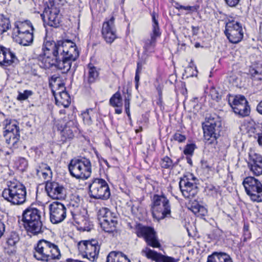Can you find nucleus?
<instances>
[{
  "instance_id": "obj_37",
  "label": "nucleus",
  "mask_w": 262,
  "mask_h": 262,
  "mask_svg": "<svg viewBox=\"0 0 262 262\" xmlns=\"http://www.w3.org/2000/svg\"><path fill=\"white\" fill-rule=\"evenodd\" d=\"M118 224L117 220L107 221L100 223L101 227L106 232H114L116 230L117 225Z\"/></svg>"
},
{
  "instance_id": "obj_62",
  "label": "nucleus",
  "mask_w": 262,
  "mask_h": 262,
  "mask_svg": "<svg viewBox=\"0 0 262 262\" xmlns=\"http://www.w3.org/2000/svg\"><path fill=\"white\" fill-rule=\"evenodd\" d=\"M259 31L261 34H262V23L260 25Z\"/></svg>"
},
{
  "instance_id": "obj_9",
  "label": "nucleus",
  "mask_w": 262,
  "mask_h": 262,
  "mask_svg": "<svg viewBox=\"0 0 262 262\" xmlns=\"http://www.w3.org/2000/svg\"><path fill=\"white\" fill-rule=\"evenodd\" d=\"M90 195L96 199L107 200L111 195L107 182L102 179L95 178L89 185Z\"/></svg>"
},
{
  "instance_id": "obj_48",
  "label": "nucleus",
  "mask_w": 262,
  "mask_h": 262,
  "mask_svg": "<svg viewBox=\"0 0 262 262\" xmlns=\"http://www.w3.org/2000/svg\"><path fill=\"white\" fill-rule=\"evenodd\" d=\"M195 148V145L193 144H187L184 150V153L186 155H192Z\"/></svg>"
},
{
  "instance_id": "obj_30",
  "label": "nucleus",
  "mask_w": 262,
  "mask_h": 262,
  "mask_svg": "<svg viewBox=\"0 0 262 262\" xmlns=\"http://www.w3.org/2000/svg\"><path fill=\"white\" fill-rule=\"evenodd\" d=\"M106 262H130V260L122 252L112 251L107 256Z\"/></svg>"
},
{
  "instance_id": "obj_15",
  "label": "nucleus",
  "mask_w": 262,
  "mask_h": 262,
  "mask_svg": "<svg viewBox=\"0 0 262 262\" xmlns=\"http://www.w3.org/2000/svg\"><path fill=\"white\" fill-rule=\"evenodd\" d=\"M152 17V31L150 34V38L144 40L143 49L145 52H151L156 46L157 38L161 36V33L158 20V14L153 12Z\"/></svg>"
},
{
  "instance_id": "obj_58",
  "label": "nucleus",
  "mask_w": 262,
  "mask_h": 262,
  "mask_svg": "<svg viewBox=\"0 0 262 262\" xmlns=\"http://www.w3.org/2000/svg\"><path fill=\"white\" fill-rule=\"evenodd\" d=\"M174 7L178 10L181 9V8H179V6H182V5H181L179 3H178L177 2H174Z\"/></svg>"
},
{
  "instance_id": "obj_12",
  "label": "nucleus",
  "mask_w": 262,
  "mask_h": 262,
  "mask_svg": "<svg viewBox=\"0 0 262 262\" xmlns=\"http://www.w3.org/2000/svg\"><path fill=\"white\" fill-rule=\"evenodd\" d=\"M243 184L247 194L253 202H262V184L257 179L252 177L246 178Z\"/></svg>"
},
{
  "instance_id": "obj_39",
  "label": "nucleus",
  "mask_w": 262,
  "mask_h": 262,
  "mask_svg": "<svg viewBox=\"0 0 262 262\" xmlns=\"http://www.w3.org/2000/svg\"><path fill=\"white\" fill-rule=\"evenodd\" d=\"M110 104L113 107H120L122 106V97L119 91L115 93L110 98Z\"/></svg>"
},
{
  "instance_id": "obj_21",
  "label": "nucleus",
  "mask_w": 262,
  "mask_h": 262,
  "mask_svg": "<svg viewBox=\"0 0 262 262\" xmlns=\"http://www.w3.org/2000/svg\"><path fill=\"white\" fill-rule=\"evenodd\" d=\"M115 18L112 17L105 21L102 26V34L106 42L112 43L117 38L116 30L114 25Z\"/></svg>"
},
{
  "instance_id": "obj_32",
  "label": "nucleus",
  "mask_w": 262,
  "mask_h": 262,
  "mask_svg": "<svg viewBox=\"0 0 262 262\" xmlns=\"http://www.w3.org/2000/svg\"><path fill=\"white\" fill-rule=\"evenodd\" d=\"M56 104L67 107L71 103V98L66 91H62L58 93V96H55Z\"/></svg>"
},
{
  "instance_id": "obj_49",
  "label": "nucleus",
  "mask_w": 262,
  "mask_h": 262,
  "mask_svg": "<svg viewBox=\"0 0 262 262\" xmlns=\"http://www.w3.org/2000/svg\"><path fill=\"white\" fill-rule=\"evenodd\" d=\"M173 139L179 143H183L185 141L186 137L184 135H182L179 133H176L173 136Z\"/></svg>"
},
{
  "instance_id": "obj_31",
  "label": "nucleus",
  "mask_w": 262,
  "mask_h": 262,
  "mask_svg": "<svg viewBox=\"0 0 262 262\" xmlns=\"http://www.w3.org/2000/svg\"><path fill=\"white\" fill-rule=\"evenodd\" d=\"M188 208L198 216H204L207 212L206 209L195 200L189 203Z\"/></svg>"
},
{
  "instance_id": "obj_34",
  "label": "nucleus",
  "mask_w": 262,
  "mask_h": 262,
  "mask_svg": "<svg viewBox=\"0 0 262 262\" xmlns=\"http://www.w3.org/2000/svg\"><path fill=\"white\" fill-rule=\"evenodd\" d=\"M88 77L87 80H84L85 86H88L91 84L95 82L98 77V72L96 68L92 64L88 66Z\"/></svg>"
},
{
  "instance_id": "obj_11",
  "label": "nucleus",
  "mask_w": 262,
  "mask_h": 262,
  "mask_svg": "<svg viewBox=\"0 0 262 262\" xmlns=\"http://www.w3.org/2000/svg\"><path fill=\"white\" fill-rule=\"evenodd\" d=\"M135 232L139 237L143 238L147 246L152 248H160V243L156 232L152 227L137 224L135 227Z\"/></svg>"
},
{
  "instance_id": "obj_4",
  "label": "nucleus",
  "mask_w": 262,
  "mask_h": 262,
  "mask_svg": "<svg viewBox=\"0 0 262 262\" xmlns=\"http://www.w3.org/2000/svg\"><path fill=\"white\" fill-rule=\"evenodd\" d=\"M22 221L28 232L37 235L43 232L41 221V211L35 208L28 207L23 213Z\"/></svg>"
},
{
  "instance_id": "obj_63",
  "label": "nucleus",
  "mask_w": 262,
  "mask_h": 262,
  "mask_svg": "<svg viewBox=\"0 0 262 262\" xmlns=\"http://www.w3.org/2000/svg\"><path fill=\"white\" fill-rule=\"evenodd\" d=\"M199 46H200V43H195V47L198 48V47H199Z\"/></svg>"
},
{
  "instance_id": "obj_47",
  "label": "nucleus",
  "mask_w": 262,
  "mask_h": 262,
  "mask_svg": "<svg viewBox=\"0 0 262 262\" xmlns=\"http://www.w3.org/2000/svg\"><path fill=\"white\" fill-rule=\"evenodd\" d=\"M125 93L124 89L123 90V93L124 94ZM126 93L127 94V96L124 97V107L125 110L129 109L130 107V100L131 97V93L128 92V89L126 90Z\"/></svg>"
},
{
  "instance_id": "obj_45",
  "label": "nucleus",
  "mask_w": 262,
  "mask_h": 262,
  "mask_svg": "<svg viewBox=\"0 0 262 262\" xmlns=\"http://www.w3.org/2000/svg\"><path fill=\"white\" fill-rule=\"evenodd\" d=\"M33 94V92L31 90H25L23 92H19L17 100L19 101H25Z\"/></svg>"
},
{
  "instance_id": "obj_6",
  "label": "nucleus",
  "mask_w": 262,
  "mask_h": 262,
  "mask_svg": "<svg viewBox=\"0 0 262 262\" xmlns=\"http://www.w3.org/2000/svg\"><path fill=\"white\" fill-rule=\"evenodd\" d=\"M151 210L154 218L164 219L171 213L170 202L163 194H154L151 199Z\"/></svg>"
},
{
  "instance_id": "obj_36",
  "label": "nucleus",
  "mask_w": 262,
  "mask_h": 262,
  "mask_svg": "<svg viewBox=\"0 0 262 262\" xmlns=\"http://www.w3.org/2000/svg\"><path fill=\"white\" fill-rule=\"evenodd\" d=\"M51 174L50 167L46 164L42 163L39 169H37V174L39 177H42L44 179L50 178Z\"/></svg>"
},
{
  "instance_id": "obj_13",
  "label": "nucleus",
  "mask_w": 262,
  "mask_h": 262,
  "mask_svg": "<svg viewBox=\"0 0 262 262\" xmlns=\"http://www.w3.org/2000/svg\"><path fill=\"white\" fill-rule=\"evenodd\" d=\"M59 7L54 4H50L45 8L43 14L41 15L43 21L54 28L59 27L61 22V14Z\"/></svg>"
},
{
  "instance_id": "obj_50",
  "label": "nucleus",
  "mask_w": 262,
  "mask_h": 262,
  "mask_svg": "<svg viewBox=\"0 0 262 262\" xmlns=\"http://www.w3.org/2000/svg\"><path fill=\"white\" fill-rule=\"evenodd\" d=\"M241 0H225L226 4L230 7H235Z\"/></svg>"
},
{
  "instance_id": "obj_33",
  "label": "nucleus",
  "mask_w": 262,
  "mask_h": 262,
  "mask_svg": "<svg viewBox=\"0 0 262 262\" xmlns=\"http://www.w3.org/2000/svg\"><path fill=\"white\" fill-rule=\"evenodd\" d=\"M235 114L242 117L248 116L250 113V108L247 100L243 99L242 105L234 106L233 110Z\"/></svg>"
},
{
  "instance_id": "obj_27",
  "label": "nucleus",
  "mask_w": 262,
  "mask_h": 262,
  "mask_svg": "<svg viewBox=\"0 0 262 262\" xmlns=\"http://www.w3.org/2000/svg\"><path fill=\"white\" fill-rule=\"evenodd\" d=\"M98 219L100 223L107 222L112 220H117V217L115 213L112 212L107 208H101L98 212Z\"/></svg>"
},
{
  "instance_id": "obj_1",
  "label": "nucleus",
  "mask_w": 262,
  "mask_h": 262,
  "mask_svg": "<svg viewBox=\"0 0 262 262\" xmlns=\"http://www.w3.org/2000/svg\"><path fill=\"white\" fill-rule=\"evenodd\" d=\"M43 55L56 57V60H76L79 56V52L76 44L70 40H59L55 43L53 41H47L42 47Z\"/></svg>"
},
{
  "instance_id": "obj_59",
  "label": "nucleus",
  "mask_w": 262,
  "mask_h": 262,
  "mask_svg": "<svg viewBox=\"0 0 262 262\" xmlns=\"http://www.w3.org/2000/svg\"><path fill=\"white\" fill-rule=\"evenodd\" d=\"M115 113L117 114H120L122 113V109L121 108H118L115 109Z\"/></svg>"
},
{
  "instance_id": "obj_41",
  "label": "nucleus",
  "mask_w": 262,
  "mask_h": 262,
  "mask_svg": "<svg viewBox=\"0 0 262 262\" xmlns=\"http://www.w3.org/2000/svg\"><path fill=\"white\" fill-rule=\"evenodd\" d=\"M11 27L10 21L8 18L2 17L0 19V35L6 32Z\"/></svg>"
},
{
  "instance_id": "obj_52",
  "label": "nucleus",
  "mask_w": 262,
  "mask_h": 262,
  "mask_svg": "<svg viewBox=\"0 0 262 262\" xmlns=\"http://www.w3.org/2000/svg\"><path fill=\"white\" fill-rule=\"evenodd\" d=\"M255 132L258 136V133H261L262 135V122H258L255 126Z\"/></svg>"
},
{
  "instance_id": "obj_64",
  "label": "nucleus",
  "mask_w": 262,
  "mask_h": 262,
  "mask_svg": "<svg viewBox=\"0 0 262 262\" xmlns=\"http://www.w3.org/2000/svg\"><path fill=\"white\" fill-rule=\"evenodd\" d=\"M244 234H245V235H249V234H250V233H249V232H248H248H246V231H245V232H244Z\"/></svg>"
},
{
  "instance_id": "obj_7",
  "label": "nucleus",
  "mask_w": 262,
  "mask_h": 262,
  "mask_svg": "<svg viewBox=\"0 0 262 262\" xmlns=\"http://www.w3.org/2000/svg\"><path fill=\"white\" fill-rule=\"evenodd\" d=\"M221 126V122L218 116H209L203 124L204 137L209 144L214 143L216 140Z\"/></svg>"
},
{
  "instance_id": "obj_25",
  "label": "nucleus",
  "mask_w": 262,
  "mask_h": 262,
  "mask_svg": "<svg viewBox=\"0 0 262 262\" xmlns=\"http://www.w3.org/2000/svg\"><path fill=\"white\" fill-rule=\"evenodd\" d=\"M61 131L62 135L67 138L71 139L74 137V133L77 130V123L76 120L67 121L63 126L61 125L58 127Z\"/></svg>"
},
{
  "instance_id": "obj_53",
  "label": "nucleus",
  "mask_w": 262,
  "mask_h": 262,
  "mask_svg": "<svg viewBox=\"0 0 262 262\" xmlns=\"http://www.w3.org/2000/svg\"><path fill=\"white\" fill-rule=\"evenodd\" d=\"M256 110L258 113L262 115V100L258 104L256 107Z\"/></svg>"
},
{
  "instance_id": "obj_60",
  "label": "nucleus",
  "mask_w": 262,
  "mask_h": 262,
  "mask_svg": "<svg viewBox=\"0 0 262 262\" xmlns=\"http://www.w3.org/2000/svg\"><path fill=\"white\" fill-rule=\"evenodd\" d=\"M244 232H247L248 233V231H249V227L248 226H246V225H244Z\"/></svg>"
},
{
  "instance_id": "obj_10",
  "label": "nucleus",
  "mask_w": 262,
  "mask_h": 262,
  "mask_svg": "<svg viewBox=\"0 0 262 262\" xmlns=\"http://www.w3.org/2000/svg\"><path fill=\"white\" fill-rule=\"evenodd\" d=\"M38 64L43 69H48L55 66L62 71V73H67L71 68L73 61L69 60H56V57H52L39 54L37 56Z\"/></svg>"
},
{
  "instance_id": "obj_3",
  "label": "nucleus",
  "mask_w": 262,
  "mask_h": 262,
  "mask_svg": "<svg viewBox=\"0 0 262 262\" xmlns=\"http://www.w3.org/2000/svg\"><path fill=\"white\" fill-rule=\"evenodd\" d=\"M26 188L16 181L7 182V188H5L2 194L3 198L14 205H20L26 201Z\"/></svg>"
},
{
  "instance_id": "obj_28",
  "label": "nucleus",
  "mask_w": 262,
  "mask_h": 262,
  "mask_svg": "<svg viewBox=\"0 0 262 262\" xmlns=\"http://www.w3.org/2000/svg\"><path fill=\"white\" fill-rule=\"evenodd\" d=\"M207 262H232V260L226 253L214 252L208 256Z\"/></svg>"
},
{
  "instance_id": "obj_24",
  "label": "nucleus",
  "mask_w": 262,
  "mask_h": 262,
  "mask_svg": "<svg viewBox=\"0 0 262 262\" xmlns=\"http://www.w3.org/2000/svg\"><path fill=\"white\" fill-rule=\"evenodd\" d=\"M248 166L254 175L262 174V156L258 154L250 153Z\"/></svg>"
},
{
  "instance_id": "obj_17",
  "label": "nucleus",
  "mask_w": 262,
  "mask_h": 262,
  "mask_svg": "<svg viewBox=\"0 0 262 262\" xmlns=\"http://www.w3.org/2000/svg\"><path fill=\"white\" fill-rule=\"evenodd\" d=\"M81 199L79 195H73L69 204V208L73 220L76 224L81 225L86 222V217L82 214L80 204Z\"/></svg>"
},
{
  "instance_id": "obj_16",
  "label": "nucleus",
  "mask_w": 262,
  "mask_h": 262,
  "mask_svg": "<svg viewBox=\"0 0 262 262\" xmlns=\"http://www.w3.org/2000/svg\"><path fill=\"white\" fill-rule=\"evenodd\" d=\"M225 34L229 41L233 43L241 41L244 36L241 24L233 20L226 23Z\"/></svg>"
},
{
  "instance_id": "obj_26",
  "label": "nucleus",
  "mask_w": 262,
  "mask_h": 262,
  "mask_svg": "<svg viewBox=\"0 0 262 262\" xmlns=\"http://www.w3.org/2000/svg\"><path fill=\"white\" fill-rule=\"evenodd\" d=\"M33 30L34 28L31 22L26 20L24 21H18L15 24L13 34L33 33Z\"/></svg>"
},
{
  "instance_id": "obj_23",
  "label": "nucleus",
  "mask_w": 262,
  "mask_h": 262,
  "mask_svg": "<svg viewBox=\"0 0 262 262\" xmlns=\"http://www.w3.org/2000/svg\"><path fill=\"white\" fill-rule=\"evenodd\" d=\"M15 54L9 48L0 45V66L8 67L18 62Z\"/></svg>"
},
{
  "instance_id": "obj_40",
  "label": "nucleus",
  "mask_w": 262,
  "mask_h": 262,
  "mask_svg": "<svg viewBox=\"0 0 262 262\" xmlns=\"http://www.w3.org/2000/svg\"><path fill=\"white\" fill-rule=\"evenodd\" d=\"M160 165L162 168L172 169L176 164L173 163L172 160L168 156H165L161 159Z\"/></svg>"
},
{
  "instance_id": "obj_46",
  "label": "nucleus",
  "mask_w": 262,
  "mask_h": 262,
  "mask_svg": "<svg viewBox=\"0 0 262 262\" xmlns=\"http://www.w3.org/2000/svg\"><path fill=\"white\" fill-rule=\"evenodd\" d=\"M28 163L27 160L24 158H19L17 161V166L19 169L21 171H24L28 167Z\"/></svg>"
},
{
  "instance_id": "obj_56",
  "label": "nucleus",
  "mask_w": 262,
  "mask_h": 262,
  "mask_svg": "<svg viewBox=\"0 0 262 262\" xmlns=\"http://www.w3.org/2000/svg\"><path fill=\"white\" fill-rule=\"evenodd\" d=\"M258 144L262 146V135L261 133H258V138L257 139Z\"/></svg>"
},
{
  "instance_id": "obj_44",
  "label": "nucleus",
  "mask_w": 262,
  "mask_h": 262,
  "mask_svg": "<svg viewBox=\"0 0 262 262\" xmlns=\"http://www.w3.org/2000/svg\"><path fill=\"white\" fill-rule=\"evenodd\" d=\"M19 237L15 232H11L8 237L7 243L9 245L14 246L19 241Z\"/></svg>"
},
{
  "instance_id": "obj_18",
  "label": "nucleus",
  "mask_w": 262,
  "mask_h": 262,
  "mask_svg": "<svg viewBox=\"0 0 262 262\" xmlns=\"http://www.w3.org/2000/svg\"><path fill=\"white\" fill-rule=\"evenodd\" d=\"M50 218L53 224L62 222L67 216V208L62 203L54 202L50 205Z\"/></svg>"
},
{
  "instance_id": "obj_14",
  "label": "nucleus",
  "mask_w": 262,
  "mask_h": 262,
  "mask_svg": "<svg viewBox=\"0 0 262 262\" xmlns=\"http://www.w3.org/2000/svg\"><path fill=\"white\" fill-rule=\"evenodd\" d=\"M4 136L6 142L11 148L15 149L18 147L20 140L19 128L16 122L12 121L7 124L5 127Z\"/></svg>"
},
{
  "instance_id": "obj_54",
  "label": "nucleus",
  "mask_w": 262,
  "mask_h": 262,
  "mask_svg": "<svg viewBox=\"0 0 262 262\" xmlns=\"http://www.w3.org/2000/svg\"><path fill=\"white\" fill-rule=\"evenodd\" d=\"M192 35H196L198 34V32L199 30V27H194L192 26Z\"/></svg>"
},
{
  "instance_id": "obj_20",
  "label": "nucleus",
  "mask_w": 262,
  "mask_h": 262,
  "mask_svg": "<svg viewBox=\"0 0 262 262\" xmlns=\"http://www.w3.org/2000/svg\"><path fill=\"white\" fill-rule=\"evenodd\" d=\"M45 189L48 195L53 199H64L66 196V189L57 182H47Z\"/></svg>"
},
{
  "instance_id": "obj_57",
  "label": "nucleus",
  "mask_w": 262,
  "mask_h": 262,
  "mask_svg": "<svg viewBox=\"0 0 262 262\" xmlns=\"http://www.w3.org/2000/svg\"><path fill=\"white\" fill-rule=\"evenodd\" d=\"M140 80L139 73H136L135 77V81L136 83H139Z\"/></svg>"
},
{
  "instance_id": "obj_19",
  "label": "nucleus",
  "mask_w": 262,
  "mask_h": 262,
  "mask_svg": "<svg viewBox=\"0 0 262 262\" xmlns=\"http://www.w3.org/2000/svg\"><path fill=\"white\" fill-rule=\"evenodd\" d=\"M187 176H184L180 179L179 187L183 195L185 198H194L198 192L196 184L191 182Z\"/></svg>"
},
{
  "instance_id": "obj_2",
  "label": "nucleus",
  "mask_w": 262,
  "mask_h": 262,
  "mask_svg": "<svg viewBox=\"0 0 262 262\" xmlns=\"http://www.w3.org/2000/svg\"><path fill=\"white\" fill-rule=\"evenodd\" d=\"M33 253L36 260L42 262L59 259L61 257L58 246L44 239L39 240L34 246Z\"/></svg>"
},
{
  "instance_id": "obj_35",
  "label": "nucleus",
  "mask_w": 262,
  "mask_h": 262,
  "mask_svg": "<svg viewBox=\"0 0 262 262\" xmlns=\"http://www.w3.org/2000/svg\"><path fill=\"white\" fill-rule=\"evenodd\" d=\"M250 73L253 84L258 85L262 84V70L253 69Z\"/></svg>"
},
{
  "instance_id": "obj_51",
  "label": "nucleus",
  "mask_w": 262,
  "mask_h": 262,
  "mask_svg": "<svg viewBox=\"0 0 262 262\" xmlns=\"http://www.w3.org/2000/svg\"><path fill=\"white\" fill-rule=\"evenodd\" d=\"M179 8H181V9H184L185 10H189V11H196L198 10V8H199L198 6H179Z\"/></svg>"
},
{
  "instance_id": "obj_38",
  "label": "nucleus",
  "mask_w": 262,
  "mask_h": 262,
  "mask_svg": "<svg viewBox=\"0 0 262 262\" xmlns=\"http://www.w3.org/2000/svg\"><path fill=\"white\" fill-rule=\"evenodd\" d=\"M243 99L247 100L244 96H230L228 98V102L230 105L233 110L234 106H238L239 105H242Z\"/></svg>"
},
{
  "instance_id": "obj_22",
  "label": "nucleus",
  "mask_w": 262,
  "mask_h": 262,
  "mask_svg": "<svg viewBox=\"0 0 262 262\" xmlns=\"http://www.w3.org/2000/svg\"><path fill=\"white\" fill-rule=\"evenodd\" d=\"M141 254L148 259L156 262H177L176 259L172 257L164 255L155 250L150 249L148 247H145L141 251Z\"/></svg>"
},
{
  "instance_id": "obj_43",
  "label": "nucleus",
  "mask_w": 262,
  "mask_h": 262,
  "mask_svg": "<svg viewBox=\"0 0 262 262\" xmlns=\"http://www.w3.org/2000/svg\"><path fill=\"white\" fill-rule=\"evenodd\" d=\"M93 112L92 109H88L81 114L84 123L88 125L92 124V116Z\"/></svg>"
},
{
  "instance_id": "obj_5",
  "label": "nucleus",
  "mask_w": 262,
  "mask_h": 262,
  "mask_svg": "<svg viewBox=\"0 0 262 262\" xmlns=\"http://www.w3.org/2000/svg\"><path fill=\"white\" fill-rule=\"evenodd\" d=\"M70 174L77 179L86 180L92 173V165L90 160L84 157L74 158L71 160L69 165Z\"/></svg>"
},
{
  "instance_id": "obj_61",
  "label": "nucleus",
  "mask_w": 262,
  "mask_h": 262,
  "mask_svg": "<svg viewBox=\"0 0 262 262\" xmlns=\"http://www.w3.org/2000/svg\"><path fill=\"white\" fill-rule=\"evenodd\" d=\"M125 110V112L127 114V115L128 116V117H130V111H129V109L128 110Z\"/></svg>"
},
{
  "instance_id": "obj_8",
  "label": "nucleus",
  "mask_w": 262,
  "mask_h": 262,
  "mask_svg": "<svg viewBox=\"0 0 262 262\" xmlns=\"http://www.w3.org/2000/svg\"><path fill=\"white\" fill-rule=\"evenodd\" d=\"M78 248L83 258L90 261H94L98 258L100 250L98 241L95 239L81 241L78 244Z\"/></svg>"
},
{
  "instance_id": "obj_29",
  "label": "nucleus",
  "mask_w": 262,
  "mask_h": 262,
  "mask_svg": "<svg viewBox=\"0 0 262 262\" xmlns=\"http://www.w3.org/2000/svg\"><path fill=\"white\" fill-rule=\"evenodd\" d=\"M15 41L20 45L26 46L29 45L33 42V33H25L16 34H13Z\"/></svg>"
},
{
  "instance_id": "obj_55",
  "label": "nucleus",
  "mask_w": 262,
  "mask_h": 262,
  "mask_svg": "<svg viewBox=\"0 0 262 262\" xmlns=\"http://www.w3.org/2000/svg\"><path fill=\"white\" fill-rule=\"evenodd\" d=\"M142 70V65L140 63H137V67L136 71V73H140Z\"/></svg>"
},
{
  "instance_id": "obj_42",
  "label": "nucleus",
  "mask_w": 262,
  "mask_h": 262,
  "mask_svg": "<svg viewBox=\"0 0 262 262\" xmlns=\"http://www.w3.org/2000/svg\"><path fill=\"white\" fill-rule=\"evenodd\" d=\"M205 190L208 195L216 198H217L218 195H220L221 194L219 186L215 187L211 185L206 187Z\"/></svg>"
}]
</instances>
